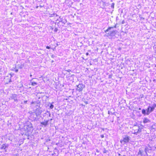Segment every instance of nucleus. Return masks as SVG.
<instances>
[{"label":"nucleus","instance_id":"393cba45","mask_svg":"<svg viewBox=\"0 0 156 156\" xmlns=\"http://www.w3.org/2000/svg\"><path fill=\"white\" fill-rule=\"evenodd\" d=\"M153 106L155 108L156 106V105L155 104H154Z\"/></svg>","mask_w":156,"mask_h":156},{"label":"nucleus","instance_id":"f8f14e48","mask_svg":"<svg viewBox=\"0 0 156 156\" xmlns=\"http://www.w3.org/2000/svg\"><path fill=\"white\" fill-rule=\"evenodd\" d=\"M116 24L114 26V27H109L108 29L106 30V32H107V31H108L110 30L111 28H113L114 27H115V28H116Z\"/></svg>","mask_w":156,"mask_h":156},{"label":"nucleus","instance_id":"aec40b11","mask_svg":"<svg viewBox=\"0 0 156 156\" xmlns=\"http://www.w3.org/2000/svg\"><path fill=\"white\" fill-rule=\"evenodd\" d=\"M134 129H134V133H135V131H137V126L135 127Z\"/></svg>","mask_w":156,"mask_h":156},{"label":"nucleus","instance_id":"2eb2a0df","mask_svg":"<svg viewBox=\"0 0 156 156\" xmlns=\"http://www.w3.org/2000/svg\"><path fill=\"white\" fill-rule=\"evenodd\" d=\"M28 126L27 125H25L24 126V129H28Z\"/></svg>","mask_w":156,"mask_h":156},{"label":"nucleus","instance_id":"f3484780","mask_svg":"<svg viewBox=\"0 0 156 156\" xmlns=\"http://www.w3.org/2000/svg\"><path fill=\"white\" fill-rule=\"evenodd\" d=\"M27 101H23V102H22L21 104H26L27 103Z\"/></svg>","mask_w":156,"mask_h":156},{"label":"nucleus","instance_id":"4be33fe9","mask_svg":"<svg viewBox=\"0 0 156 156\" xmlns=\"http://www.w3.org/2000/svg\"><path fill=\"white\" fill-rule=\"evenodd\" d=\"M108 113L109 114H111V115H112V112H110V111H108Z\"/></svg>","mask_w":156,"mask_h":156},{"label":"nucleus","instance_id":"5701e85b","mask_svg":"<svg viewBox=\"0 0 156 156\" xmlns=\"http://www.w3.org/2000/svg\"><path fill=\"white\" fill-rule=\"evenodd\" d=\"M107 151L106 150H105L104 151H103V153H107Z\"/></svg>","mask_w":156,"mask_h":156},{"label":"nucleus","instance_id":"7c9ffc66","mask_svg":"<svg viewBox=\"0 0 156 156\" xmlns=\"http://www.w3.org/2000/svg\"><path fill=\"white\" fill-rule=\"evenodd\" d=\"M11 82V80L10 79L9 80V82Z\"/></svg>","mask_w":156,"mask_h":156},{"label":"nucleus","instance_id":"c9c22d12","mask_svg":"<svg viewBox=\"0 0 156 156\" xmlns=\"http://www.w3.org/2000/svg\"><path fill=\"white\" fill-rule=\"evenodd\" d=\"M119 156H120V155H121V154H119Z\"/></svg>","mask_w":156,"mask_h":156},{"label":"nucleus","instance_id":"b1692460","mask_svg":"<svg viewBox=\"0 0 156 156\" xmlns=\"http://www.w3.org/2000/svg\"><path fill=\"white\" fill-rule=\"evenodd\" d=\"M46 48L47 49H49L50 48V47L48 46H47Z\"/></svg>","mask_w":156,"mask_h":156},{"label":"nucleus","instance_id":"dca6fc26","mask_svg":"<svg viewBox=\"0 0 156 156\" xmlns=\"http://www.w3.org/2000/svg\"><path fill=\"white\" fill-rule=\"evenodd\" d=\"M154 108H155L153 106H152L150 108H151V111L152 112L154 110Z\"/></svg>","mask_w":156,"mask_h":156},{"label":"nucleus","instance_id":"bb28decb","mask_svg":"<svg viewBox=\"0 0 156 156\" xmlns=\"http://www.w3.org/2000/svg\"><path fill=\"white\" fill-rule=\"evenodd\" d=\"M68 72H70L71 71V70L70 69H68L67 70H66Z\"/></svg>","mask_w":156,"mask_h":156},{"label":"nucleus","instance_id":"a211bd4d","mask_svg":"<svg viewBox=\"0 0 156 156\" xmlns=\"http://www.w3.org/2000/svg\"><path fill=\"white\" fill-rule=\"evenodd\" d=\"M114 5H115V4L114 3H112V4L111 5V7L113 8H114Z\"/></svg>","mask_w":156,"mask_h":156},{"label":"nucleus","instance_id":"a878e982","mask_svg":"<svg viewBox=\"0 0 156 156\" xmlns=\"http://www.w3.org/2000/svg\"><path fill=\"white\" fill-rule=\"evenodd\" d=\"M104 137V135H101V138H103V137Z\"/></svg>","mask_w":156,"mask_h":156},{"label":"nucleus","instance_id":"f257e3e1","mask_svg":"<svg viewBox=\"0 0 156 156\" xmlns=\"http://www.w3.org/2000/svg\"><path fill=\"white\" fill-rule=\"evenodd\" d=\"M130 139V137L127 135H125L123 138V140H120V142L121 143L125 144L129 142Z\"/></svg>","mask_w":156,"mask_h":156},{"label":"nucleus","instance_id":"4c0bfd02","mask_svg":"<svg viewBox=\"0 0 156 156\" xmlns=\"http://www.w3.org/2000/svg\"><path fill=\"white\" fill-rule=\"evenodd\" d=\"M58 16V15H56V16Z\"/></svg>","mask_w":156,"mask_h":156},{"label":"nucleus","instance_id":"412c9836","mask_svg":"<svg viewBox=\"0 0 156 156\" xmlns=\"http://www.w3.org/2000/svg\"><path fill=\"white\" fill-rule=\"evenodd\" d=\"M58 30V29L57 28H55L54 30V31L55 32H56Z\"/></svg>","mask_w":156,"mask_h":156},{"label":"nucleus","instance_id":"ddd939ff","mask_svg":"<svg viewBox=\"0 0 156 156\" xmlns=\"http://www.w3.org/2000/svg\"><path fill=\"white\" fill-rule=\"evenodd\" d=\"M37 83L33 81L32 82V85L33 86H35L37 85Z\"/></svg>","mask_w":156,"mask_h":156},{"label":"nucleus","instance_id":"6e6552de","mask_svg":"<svg viewBox=\"0 0 156 156\" xmlns=\"http://www.w3.org/2000/svg\"><path fill=\"white\" fill-rule=\"evenodd\" d=\"M137 131H135V133H134L136 134L141 132L142 129L140 128L139 126H137Z\"/></svg>","mask_w":156,"mask_h":156},{"label":"nucleus","instance_id":"423d86ee","mask_svg":"<svg viewBox=\"0 0 156 156\" xmlns=\"http://www.w3.org/2000/svg\"><path fill=\"white\" fill-rule=\"evenodd\" d=\"M9 146L8 144H3L2 147H0V149L2 150H5L6 148L7 147Z\"/></svg>","mask_w":156,"mask_h":156},{"label":"nucleus","instance_id":"2f4dec72","mask_svg":"<svg viewBox=\"0 0 156 156\" xmlns=\"http://www.w3.org/2000/svg\"><path fill=\"white\" fill-rule=\"evenodd\" d=\"M39 6L41 8L42 7V6L41 5H40Z\"/></svg>","mask_w":156,"mask_h":156},{"label":"nucleus","instance_id":"0eeeda50","mask_svg":"<svg viewBox=\"0 0 156 156\" xmlns=\"http://www.w3.org/2000/svg\"><path fill=\"white\" fill-rule=\"evenodd\" d=\"M49 121L48 120H47V121H45L44 120V122H41V125H44V126H46L47 125H48V122Z\"/></svg>","mask_w":156,"mask_h":156},{"label":"nucleus","instance_id":"7ed1b4c3","mask_svg":"<svg viewBox=\"0 0 156 156\" xmlns=\"http://www.w3.org/2000/svg\"><path fill=\"white\" fill-rule=\"evenodd\" d=\"M17 95L16 94H12L11 96L10 97V98L12 99H13L15 101L17 102L18 100L17 99Z\"/></svg>","mask_w":156,"mask_h":156},{"label":"nucleus","instance_id":"9b49d317","mask_svg":"<svg viewBox=\"0 0 156 156\" xmlns=\"http://www.w3.org/2000/svg\"><path fill=\"white\" fill-rule=\"evenodd\" d=\"M138 154L139 155L140 154L141 155H143L144 154V152L143 151H142L140 150H139Z\"/></svg>","mask_w":156,"mask_h":156},{"label":"nucleus","instance_id":"9d476101","mask_svg":"<svg viewBox=\"0 0 156 156\" xmlns=\"http://www.w3.org/2000/svg\"><path fill=\"white\" fill-rule=\"evenodd\" d=\"M150 108H151V107L150 106H148V108H147V115H149L150 112H152V111H151V110L150 109Z\"/></svg>","mask_w":156,"mask_h":156},{"label":"nucleus","instance_id":"39448f33","mask_svg":"<svg viewBox=\"0 0 156 156\" xmlns=\"http://www.w3.org/2000/svg\"><path fill=\"white\" fill-rule=\"evenodd\" d=\"M35 113L37 117L39 116L41 113V111L38 109H36L35 111Z\"/></svg>","mask_w":156,"mask_h":156},{"label":"nucleus","instance_id":"58836bf2","mask_svg":"<svg viewBox=\"0 0 156 156\" xmlns=\"http://www.w3.org/2000/svg\"><path fill=\"white\" fill-rule=\"evenodd\" d=\"M122 23H123V21L122 22Z\"/></svg>","mask_w":156,"mask_h":156},{"label":"nucleus","instance_id":"473e14b6","mask_svg":"<svg viewBox=\"0 0 156 156\" xmlns=\"http://www.w3.org/2000/svg\"><path fill=\"white\" fill-rule=\"evenodd\" d=\"M139 109L140 110L141 109V108H139Z\"/></svg>","mask_w":156,"mask_h":156},{"label":"nucleus","instance_id":"1a4fd4ad","mask_svg":"<svg viewBox=\"0 0 156 156\" xmlns=\"http://www.w3.org/2000/svg\"><path fill=\"white\" fill-rule=\"evenodd\" d=\"M150 121L149 120V119L146 118H144L143 120V122L144 123H147L148 122H150Z\"/></svg>","mask_w":156,"mask_h":156},{"label":"nucleus","instance_id":"20e7f679","mask_svg":"<svg viewBox=\"0 0 156 156\" xmlns=\"http://www.w3.org/2000/svg\"><path fill=\"white\" fill-rule=\"evenodd\" d=\"M116 34L115 31H110L108 34V35L109 36L113 37Z\"/></svg>","mask_w":156,"mask_h":156},{"label":"nucleus","instance_id":"6ab92c4d","mask_svg":"<svg viewBox=\"0 0 156 156\" xmlns=\"http://www.w3.org/2000/svg\"><path fill=\"white\" fill-rule=\"evenodd\" d=\"M53 107H54V105L52 104H51L50 106V108L51 109H52L53 108Z\"/></svg>","mask_w":156,"mask_h":156},{"label":"nucleus","instance_id":"e433bc0d","mask_svg":"<svg viewBox=\"0 0 156 156\" xmlns=\"http://www.w3.org/2000/svg\"><path fill=\"white\" fill-rule=\"evenodd\" d=\"M32 76V75H30V76H31H31Z\"/></svg>","mask_w":156,"mask_h":156},{"label":"nucleus","instance_id":"f704fd0d","mask_svg":"<svg viewBox=\"0 0 156 156\" xmlns=\"http://www.w3.org/2000/svg\"><path fill=\"white\" fill-rule=\"evenodd\" d=\"M145 153L146 154H147V152H146V151H145Z\"/></svg>","mask_w":156,"mask_h":156},{"label":"nucleus","instance_id":"72a5a7b5","mask_svg":"<svg viewBox=\"0 0 156 156\" xmlns=\"http://www.w3.org/2000/svg\"><path fill=\"white\" fill-rule=\"evenodd\" d=\"M38 7H39L38 6H37L36 7V8H38Z\"/></svg>","mask_w":156,"mask_h":156},{"label":"nucleus","instance_id":"cd10ccee","mask_svg":"<svg viewBox=\"0 0 156 156\" xmlns=\"http://www.w3.org/2000/svg\"><path fill=\"white\" fill-rule=\"evenodd\" d=\"M59 18L61 20V21H62V18H61V16H60V17H59Z\"/></svg>","mask_w":156,"mask_h":156},{"label":"nucleus","instance_id":"4468645a","mask_svg":"<svg viewBox=\"0 0 156 156\" xmlns=\"http://www.w3.org/2000/svg\"><path fill=\"white\" fill-rule=\"evenodd\" d=\"M146 112V110L144 109H143L142 111V113L144 115L145 114Z\"/></svg>","mask_w":156,"mask_h":156},{"label":"nucleus","instance_id":"f03ea898","mask_svg":"<svg viewBox=\"0 0 156 156\" xmlns=\"http://www.w3.org/2000/svg\"><path fill=\"white\" fill-rule=\"evenodd\" d=\"M85 87V85L82 84H79L77 85V88L76 90L79 91H81Z\"/></svg>","mask_w":156,"mask_h":156},{"label":"nucleus","instance_id":"c756f323","mask_svg":"<svg viewBox=\"0 0 156 156\" xmlns=\"http://www.w3.org/2000/svg\"><path fill=\"white\" fill-rule=\"evenodd\" d=\"M86 55H88V53H86Z\"/></svg>","mask_w":156,"mask_h":156},{"label":"nucleus","instance_id":"c85d7f7f","mask_svg":"<svg viewBox=\"0 0 156 156\" xmlns=\"http://www.w3.org/2000/svg\"><path fill=\"white\" fill-rule=\"evenodd\" d=\"M18 71V69H16V70H15V72H17Z\"/></svg>","mask_w":156,"mask_h":156}]
</instances>
